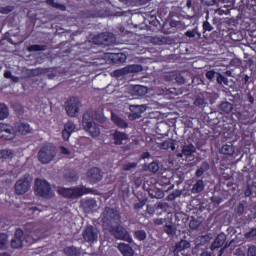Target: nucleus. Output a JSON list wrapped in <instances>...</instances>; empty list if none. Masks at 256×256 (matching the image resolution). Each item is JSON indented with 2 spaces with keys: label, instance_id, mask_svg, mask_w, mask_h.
<instances>
[{
  "label": "nucleus",
  "instance_id": "obj_22",
  "mask_svg": "<svg viewBox=\"0 0 256 256\" xmlns=\"http://www.w3.org/2000/svg\"><path fill=\"white\" fill-rule=\"evenodd\" d=\"M118 249L124 256H133V248L128 244L121 243L118 245Z\"/></svg>",
  "mask_w": 256,
  "mask_h": 256
},
{
  "label": "nucleus",
  "instance_id": "obj_14",
  "mask_svg": "<svg viewBox=\"0 0 256 256\" xmlns=\"http://www.w3.org/2000/svg\"><path fill=\"white\" fill-rule=\"evenodd\" d=\"M87 179L89 183H92V185H95V183H99V181L103 179V173L101 172V169L94 167L88 170Z\"/></svg>",
  "mask_w": 256,
  "mask_h": 256
},
{
  "label": "nucleus",
  "instance_id": "obj_48",
  "mask_svg": "<svg viewBox=\"0 0 256 256\" xmlns=\"http://www.w3.org/2000/svg\"><path fill=\"white\" fill-rule=\"evenodd\" d=\"M248 256H256V246H251L248 248Z\"/></svg>",
  "mask_w": 256,
  "mask_h": 256
},
{
  "label": "nucleus",
  "instance_id": "obj_36",
  "mask_svg": "<svg viewBox=\"0 0 256 256\" xmlns=\"http://www.w3.org/2000/svg\"><path fill=\"white\" fill-rule=\"evenodd\" d=\"M181 193H182L181 190H175L167 196V200L175 201V199H177V197H181Z\"/></svg>",
  "mask_w": 256,
  "mask_h": 256
},
{
  "label": "nucleus",
  "instance_id": "obj_35",
  "mask_svg": "<svg viewBox=\"0 0 256 256\" xmlns=\"http://www.w3.org/2000/svg\"><path fill=\"white\" fill-rule=\"evenodd\" d=\"M135 238L138 239V241H145V239H147V233L145 230H138L135 232Z\"/></svg>",
  "mask_w": 256,
  "mask_h": 256
},
{
  "label": "nucleus",
  "instance_id": "obj_53",
  "mask_svg": "<svg viewBox=\"0 0 256 256\" xmlns=\"http://www.w3.org/2000/svg\"><path fill=\"white\" fill-rule=\"evenodd\" d=\"M204 5H207L208 7H212V5H215L217 3V0H202Z\"/></svg>",
  "mask_w": 256,
  "mask_h": 256
},
{
  "label": "nucleus",
  "instance_id": "obj_1",
  "mask_svg": "<svg viewBox=\"0 0 256 256\" xmlns=\"http://www.w3.org/2000/svg\"><path fill=\"white\" fill-rule=\"evenodd\" d=\"M34 191L39 197H43L44 199H53L55 197L51 184L47 180L37 178L35 180Z\"/></svg>",
  "mask_w": 256,
  "mask_h": 256
},
{
  "label": "nucleus",
  "instance_id": "obj_26",
  "mask_svg": "<svg viewBox=\"0 0 256 256\" xmlns=\"http://www.w3.org/2000/svg\"><path fill=\"white\" fill-rule=\"evenodd\" d=\"M209 162H203L199 169L196 171V177H202L206 171H209Z\"/></svg>",
  "mask_w": 256,
  "mask_h": 256
},
{
  "label": "nucleus",
  "instance_id": "obj_46",
  "mask_svg": "<svg viewBox=\"0 0 256 256\" xmlns=\"http://www.w3.org/2000/svg\"><path fill=\"white\" fill-rule=\"evenodd\" d=\"M194 105H196V107H201V105H205V99L201 97L196 98V100L194 101Z\"/></svg>",
  "mask_w": 256,
  "mask_h": 256
},
{
  "label": "nucleus",
  "instance_id": "obj_40",
  "mask_svg": "<svg viewBox=\"0 0 256 256\" xmlns=\"http://www.w3.org/2000/svg\"><path fill=\"white\" fill-rule=\"evenodd\" d=\"M136 167L137 163L129 162L123 165V171H132V169H135Z\"/></svg>",
  "mask_w": 256,
  "mask_h": 256
},
{
  "label": "nucleus",
  "instance_id": "obj_3",
  "mask_svg": "<svg viewBox=\"0 0 256 256\" xmlns=\"http://www.w3.org/2000/svg\"><path fill=\"white\" fill-rule=\"evenodd\" d=\"M83 126L87 133H89L90 137H99L101 135V129L95 122H93V112H86L83 115Z\"/></svg>",
  "mask_w": 256,
  "mask_h": 256
},
{
  "label": "nucleus",
  "instance_id": "obj_39",
  "mask_svg": "<svg viewBox=\"0 0 256 256\" xmlns=\"http://www.w3.org/2000/svg\"><path fill=\"white\" fill-rule=\"evenodd\" d=\"M148 171H150V173H157V171H159V164L157 162H151L148 165Z\"/></svg>",
  "mask_w": 256,
  "mask_h": 256
},
{
  "label": "nucleus",
  "instance_id": "obj_50",
  "mask_svg": "<svg viewBox=\"0 0 256 256\" xmlns=\"http://www.w3.org/2000/svg\"><path fill=\"white\" fill-rule=\"evenodd\" d=\"M203 29L204 31H211L213 29V26H211V23H209L208 21H205L203 23Z\"/></svg>",
  "mask_w": 256,
  "mask_h": 256
},
{
  "label": "nucleus",
  "instance_id": "obj_24",
  "mask_svg": "<svg viewBox=\"0 0 256 256\" xmlns=\"http://www.w3.org/2000/svg\"><path fill=\"white\" fill-rule=\"evenodd\" d=\"M9 117V108L4 103H0V121H5Z\"/></svg>",
  "mask_w": 256,
  "mask_h": 256
},
{
  "label": "nucleus",
  "instance_id": "obj_44",
  "mask_svg": "<svg viewBox=\"0 0 256 256\" xmlns=\"http://www.w3.org/2000/svg\"><path fill=\"white\" fill-rule=\"evenodd\" d=\"M244 237L246 239H253V237H256V229L253 228L251 231L245 233Z\"/></svg>",
  "mask_w": 256,
  "mask_h": 256
},
{
  "label": "nucleus",
  "instance_id": "obj_63",
  "mask_svg": "<svg viewBox=\"0 0 256 256\" xmlns=\"http://www.w3.org/2000/svg\"><path fill=\"white\" fill-rule=\"evenodd\" d=\"M11 81H13L14 83H17L19 81V77L17 76H12L11 78Z\"/></svg>",
  "mask_w": 256,
  "mask_h": 256
},
{
  "label": "nucleus",
  "instance_id": "obj_59",
  "mask_svg": "<svg viewBox=\"0 0 256 256\" xmlns=\"http://www.w3.org/2000/svg\"><path fill=\"white\" fill-rule=\"evenodd\" d=\"M120 3H124V5H133V0H119Z\"/></svg>",
  "mask_w": 256,
  "mask_h": 256
},
{
  "label": "nucleus",
  "instance_id": "obj_27",
  "mask_svg": "<svg viewBox=\"0 0 256 256\" xmlns=\"http://www.w3.org/2000/svg\"><path fill=\"white\" fill-rule=\"evenodd\" d=\"M190 247H191V243H189V241L181 240L180 242H178L176 244V251L180 252V251H183L185 249H189Z\"/></svg>",
  "mask_w": 256,
  "mask_h": 256
},
{
  "label": "nucleus",
  "instance_id": "obj_61",
  "mask_svg": "<svg viewBox=\"0 0 256 256\" xmlns=\"http://www.w3.org/2000/svg\"><path fill=\"white\" fill-rule=\"evenodd\" d=\"M149 157H151V154L149 152H144L142 154V159H149Z\"/></svg>",
  "mask_w": 256,
  "mask_h": 256
},
{
  "label": "nucleus",
  "instance_id": "obj_11",
  "mask_svg": "<svg viewBox=\"0 0 256 256\" xmlns=\"http://www.w3.org/2000/svg\"><path fill=\"white\" fill-rule=\"evenodd\" d=\"M83 239L86 243H95L99 239V230L92 225L87 226L83 231Z\"/></svg>",
  "mask_w": 256,
  "mask_h": 256
},
{
  "label": "nucleus",
  "instance_id": "obj_13",
  "mask_svg": "<svg viewBox=\"0 0 256 256\" xmlns=\"http://www.w3.org/2000/svg\"><path fill=\"white\" fill-rule=\"evenodd\" d=\"M143 68L139 64L129 65L121 69H117L113 72L114 77H123V75H128V73H137V71H142Z\"/></svg>",
  "mask_w": 256,
  "mask_h": 256
},
{
  "label": "nucleus",
  "instance_id": "obj_28",
  "mask_svg": "<svg viewBox=\"0 0 256 256\" xmlns=\"http://www.w3.org/2000/svg\"><path fill=\"white\" fill-rule=\"evenodd\" d=\"M222 155H233L235 153V148L232 145L225 144L221 148Z\"/></svg>",
  "mask_w": 256,
  "mask_h": 256
},
{
  "label": "nucleus",
  "instance_id": "obj_42",
  "mask_svg": "<svg viewBox=\"0 0 256 256\" xmlns=\"http://www.w3.org/2000/svg\"><path fill=\"white\" fill-rule=\"evenodd\" d=\"M215 75H217V72H215V70H210V71L206 72L205 77L209 81H213L215 79Z\"/></svg>",
  "mask_w": 256,
  "mask_h": 256
},
{
  "label": "nucleus",
  "instance_id": "obj_62",
  "mask_svg": "<svg viewBox=\"0 0 256 256\" xmlns=\"http://www.w3.org/2000/svg\"><path fill=\"white\" fill-rule=\"evenodd\" d=\"M28 211H32V213H36V211H39V208H37V207H29Z\"/></svg>",
  "mask_w": 256,
  "mask_h": 256
},
{
  "label": "nucleus",
  "instance_id": "obj_32",
  "mask_svg": "<svg viewBox=\"0 0 256 256\" xmlns=\"http://www.w3.org/2000/svg\"><path fill=\"white\" fill-rule=\"evenodd\" d=\"M164 233H167V235H170L171 237H173V235L177 233V229L173 225H166L164 227Z\"/></svg>",
  "mask_w": 256,
  "mask_h": 256
},
{
  "label": "nucleus",
  "instance_id": "obj_37",
  "mask_svg": "<svg viewBox=\"0 0 256 256\" xmlns=\"http://www.w3.org/2000/svg\"><path fill=\"white\" fill-rule=\"evenodd\" d=\"M64 253L65 255H68V256L77 255V248H75L74 246L66 247L64 249Z\"/></svg>",
  "mask_w": 256,
  "mask_h": 256
},
{
  "label": "nucleus",
  "instance_id": "obj_7",
  "mask_svg": "<svg viewBox=\"0 0 256 256\" xmlns=\"http://www.w3.org/2000/svg\"><path fill=\"white\" fill-rule=\"evenodd\" d=\"M31 245L35 243V239L31 236H27L26 238L23 237V230L17 229L15 232V236L11 241V245L13 249H21L23 245Z\"/></svg>",
  "mask_w": 256,
  "mask_h": 256
},
{
  "label": "nucleus",
  "instance_id": "obj_51",
  "mask_svg": "<svg viewBox=\"0 0 256 256\" xmlns=\"http://www.w3.org/2000/svg\"><path fill=\"white\" fill-rule=\"evenodd\" d=\"M175 79L176 83H179L180 85H183L185 83V78L181 74L177 75Z\"/></svg>",
  "mask_w": 256,
  "mask_h": 256
},
{
  "label": "nucleus",
  "instance_id": "obj_18",
  "mask_svg": "<svg viewBox=\"0 0 256 256\" xmlns=\"http://www.w3.org/2000/svg\"><path fill=\"white\" fill-rule=\"evenodd\" d=\"M196 151H197V148H195V145L185 144L182 147V152H178L176 155L177 157H180V158H182L183 156L191 157V155H193V153H195Z\"/></svg>",
  "mask_w": 256,
  "mask_h": 256
},
{
  "label": "nucleus",
  "instance_id": "obj_47",
  "mask_svg": "<svg viewBox=\"0 0 256 256\" xmlns=\"http://www.w3.org/2000/svg\"><path fill=\"white\" fill-rule=\"evenodd\" d=\"M131 108L132 109H138V111L140 113H143L147 109V106H145V105H132Z\"/></svg>",
  "mask_w": 256,
  "mask_h": 256
},
{
  "label": "nucleus",
  "instance_id": "obj_9",
  "mask_svg": "<svg viewBox=\"0 0 256 256\" xmlns=\"http://www.w3.org/2000/svg\"><path fill=\"white\" fill-rule=\"evenodd\" d=\"M110 233L116 239H120L121 241H127L128 243H132L133 241V238H131L129 231H127V229H125L123 226H117V227L111 226Z\"/></svg>",
  "mask_w": 256,
  "mask_h": 256
},
{
  "label": "nucleus",
  "instance_id": "obj_6",
  "mask_svg": "<svg viewBox=\"0 0 256 256\" xmlns=\"http://www.w3.org/2000/svg\"><path fill=\"white\" fill-rule=\"evenodd\" d=\"M103 224L107 227L109 225H119V221H121V216L119 212L115 211L113 208L106 207L103 212Z\"/></svg>",
  "mask_w": 256,
  "mask_h": 256
},
{
  "label": "nucleus",
  "instance_id": "obj_10",
  "mask_svg": "<svg viewBox=\"0 0 256 256\" xmlns=\"http://www.w3.org/2000/svg\"><path fill=\"white\" fill-rule=\"evenodd\" d=\"M81 109V101L79 98H71L66 103V112L69 117H78Z\"/></svg>",
  "mask_w": 256,
  "mask_h": 256
},
{
  "label": "nucleus",
  "instance_id": "obj_20",
  "mask_svg": "<svg viewBox=\"0 0 256 256\" xmlns=\"http://www.w3.org/2000/svg\"><path fill=\"white\" fill-rule=\"evenodd\" d=\"M82 207L86 213H91V211H97V200L87 199L82 202Z\"/></svg>",
  "mask_w": 256,
  "mask_h": 256
},
{
  "label": "nucleus",
  "instance_id": "obj_23",
  "mask_svg": "<svg viewBox=\"0 0 256 256\" xmlns=\"http://www.w3.org/2000/svg\"><path fill=\"white\" fill-rule=\"evenodd\" d=\"M205 189V182L203 180H198L192 187L191 193L194 195L197 193H202V191Z\"/></svg>",
  "mask_w": 256,
  "mask_h": 256
},
{
  "label": "nucleus",
  "instance_id": "obj_52",
  "mask_svg": "<svg viewBox=\"0 0 256 256\" xmlns=\"http://www.w3.org/2000/svg\"><path fill=\"white\" fill-rule=\"evenodd\" d=\"M236 211L238 215H242L245 213V206L243 204H239Z\"/></svg>",
  "mask_w": 256,
  "mask_h": 256
},
{
  "label": "nucleus",
  "instance_id": "obj_12",
  "mask_svg": "<svg viewBox=\"0 0 256 256\" xmlns=\"http://www.w3.org/2000/svg\"><path fill=\"white\" fill-rule=\"evenodd\" d=\"M94 43H96V45H113V43H115V36L108 32L101 33L94 37Z\"/></svg>",
  "mask_w": 256,
  "mask_h": 256
},
{
  "label": "nucleus",
  "instance_id": "obj_8",
  "mask_svg": "<svg viewBox=\"0 0 256 256\" xmlns=\"http://www.w3.org/2000/svg\"><path fill=\"white\" fill-rule=\"evenodd\" d=\"M31 189V176L25 174L15 183V193L17 195H24Z\"/></svg>",
  "mask_w": 256,
  "mask_h": 256
},
{
  "label": "nucleus",
  "instance_id": "obj_64",
  "mask_svg": "<svg viewBox=\"0 0 256 256\" xmlns=\"http://www.w3.org/2000/svg\"><path fill=\"white\" fill-rule=\"evenodd\" d=\"M156 225H163V219H157L155 220Z\"/></svg>",
  "mask_w": 256,
  "mask_h": 256
},
{
  "label": "nucleus",
  "instance_id": "obj_56",
  "mask_svg": "<svg viewBox=\"0 0 256 256\" xmlns=\"http://www.w3.org/2000/svg\"><path fill=\"white\" fill-rule=\"evenodd\" d=\"M211 201H212V203H221L222 201H223V199L222 198H219V197H217V196H213L212 198H211Z\"/></svg>",
  "mask_w": 256,
  "mask_h": 256
},
{
  "label": "nucleus",
  "instance_id": "obj_31",
  "mask_svg": "<svg viewBox=\"0 0 256 256\" xmlns=\"http://www.w3.org/2000/svg\"><path fill=\"white\" fill-rule=\"evenodd\" d=\"M47 5L54 7V9H60V11H65V5L55 2V0H46Z\"/></svg>",
  "mask_w": 256,
  "mask_h": 256
},
{
  "label": "nucleus",
  "instance_id": "obj_45",
  "mask_svg": "<svg viewBox=\"0 0 256 256\" xmlns=\"http://www.w3.org/2000/svg\"><path fill=\"white\" fill-rule=\"evenodd\" d=\"M11 11H13L12 6H6V7L0 8V13H2L3 15H7V13H11Z\"/></svg>",
  "mask_w": 256,
  "mask_h": 256
},
{
  "label": "nucleus",
  "instance_id": "obj_17",
  "mask_svg": "<svg viewBox=\"0 0 256 256\" xmlns=\"http://www.w3.org/2000/svg\"><path fill=\"white\" fill-rule=\"evenodd\" d=\"M225 241H227V235H225V233L218 234L214 242L211 244V251H215V249H221V247L225 245Z\"/></svg>",
  "mask_w": 256,
  "mask_h": 256
},
{
  "label": "nucleus",
  "instance_id": "obj_54",
  "mask_svg": "<svg viewBox=\"0 0 256 256\" xmlns=\"http://www.w3.org/2000/svg\"><path fill=\"white\" fill-rule=\"evenodd\" d=\"M154 197L156 199H163L165 197V193H163V191H161V190H158V191H156V194L154 195Z\"/></svg>",
  "mask_w": 256,
  "mask_h": 256
},
{
  "label": "nucleus",
  "instance_id": "obj_19",
  "mask_svg": "<svg viewBox=\"0 0 256 256\" xmlns=\"http://www.w3.org/2000/svg\"><path fill=\"white\" fill-rule=\"evenodd\" d=\"M112 139L114 140V145H123V141H127L129 139V135L119 130H115L112 134Z\"/></svg>",
  "mask_w": 256,
  "mask_h": 256
},
{
  "label": "nucleus",
  "instance_id": "obj_58",
  "mask_svg": "<svg viewBox=\"0 0 256 256\" xmlns=\"http://www.w3.org/2000/svg\"><path fill=\"white\" fill-rule=\"evenodd\" d=\"M60 151L61 153H63V155H69V149L65 148V147H60Z\"/></svg>",
  "mask_w": 256,
  "mask_h": 256
},
{
  "label": "nucleus",
  "instance_id": "obj_34",
  "mask_svg": "<svg viewBox=\"0 0 256 256\" xmlns=\"http://www.w3.org/2000/svg\"><path fill=\"white\" fill-rule=\"evenodd\" d=\"M28 51H47V45H39V44L31 45L28 48Z\"/></svg>",
  "mask_w": 256,
  "mask_h": 256
},
{
  "label": "nucleus",
  "instance_id": "obj_2",
  "mask_svg": "<svg viewBox=\"0 0 256 256\" xmlns=\"http://www.w3.org/2000/svg\"><path fill=\"white\" fill-rule=\"evenodd\" d=\"M59 195L65 197L66 199H79V197H83V195H87L91 193V189L89 188H65L59 187L58 188Z\"/></svg>",
  "mask_w": 256,
  "mask_h": 256
},
{
  "label": "nucleus",
  "instance_id": "obj_5",
  "mask_svg": "<svg viewBox=\"0 0 256 256\" xmlns=\"http://www.w3.org/2000/svg\"><path fill=\"white\" fill-rule=\"evenodd\" d=\"M0 139L2 141H15L17 139V129L8 123H0Z\"/></svg>",
  "mask_w": 256,
  "mask_h": 256
},
{
  "label": "nucleus",
  "instance_id": "obj_16",
  "mask_svg": "<svg viewBox=\"0 0 256 256\" xmlns=\"http://www.w3.org/2000/svg\"><path fill=\"white\" fill-rule=\"evenodd\" d=\"M75 129H77V126L71 121L64 125V129L62 130V137L64 141H69V137H71V133H73Z\"/></svg>",
  "mask_w": 256,
  "mask_h": 256
},
{
  "label": "nucleus",
  "instance_id": "obj_57",
  "mask_svg": "<svg viewBox=\"0 0 256 256\" xmlns=\"http://www.w3.org/2000/svg\"><path fill=\"white\" fill-rule=\"evenodd\" d=\"M186 37H190V38H194L195 37V31L193 30H188L186 33H185Z\"/></svg>",
  "mask_w": 256,
  "mask_h": 256
},
{
  "label": "nucleus",
  "instance_id": "obj_4",
  "mask_svg": "<svg viewBox=\"0 0 256 256\" xmlns=\"http://www.w3.org/2000/svg\"><path fill=\"white\" fill-rule=\"evenodd\" d=\"M56 155H57V150L55 149V146L48 144V145H44L40 149L38 153V159L40 163L47 165V163H51V161L55 159Z\"/></svg>",
  "mask_w": 256,
  "mask_h": 256
},
{
  "label": "nucleus",
  "instance_id": "obj_25",
  "mask_svg": "<svg viewBox=\"0 0 256 256\" xmlns=\"http://www.w3.org/2000/svg\"><path fill=\"white\" fill-rule=\"evenodd\" d=\"M15 152L11 149H3L0 151V159H13Z\"/></svg>",
  "mask_w": 256,
  "mask_h": 256
},
{
  "label": "nucleus",
  "instance_id": "obj_43",
  "mask_svg": "<svg viewBox=\"0 0 256 256\" xmlns=\"http://www.w3.org/2000/svg\"><path fill=\"white\" fill-rule=\"evenodd\" d=\"M115 59L119 61V63H125L127 61V55L125 54H116Z\"/></svg>",
  "mask_w": 256,
  "mask_h": 256
},
{
  "label": "nucleus",
  "instance_id": "obj_38",
  "mask_svg": "<svg viewBox=\"0 0 256 256\" xmlns=\"http://www.w3.org/2000/svg\"><path fill=\"white\" fill-rule=\"evenodd\" d=\"M7 239V234H0V249H5V247H7Z\"/></svg>",
  "mask_w": 256,
  "mask_h": 256
},
{
  "label": "nucleus",
  "instance_id": "obj_21",
  "mask_svg": "<svg viewBox=\"0 0 256 256\" xmlns=\"http://www.w3.org/2000/svg\"><path fill=\"white\" fill-rule=\"evenodd\" d=\"M112 121L120 129H127L129 127V124L115 113H112Z\"/></svg>",
  "mask_w": 256,
  "mask_h": 256
},
{
  "label": "nucleus",
  "instance_id": "obj_15",
  "mask_svg": "<svg viewBox=\"0 0 256 256\" xmlns=\"http://www.w3.org/2000/svg\"><path fill=\"white\" fill-rule=\"evenodd\" d=\"M14 125L17 131V135H29L33 133L31 125H29V123L27 122L19 121L16 122Z\"/></svg>",
  "mask_w": 256,
  "mask_h": 256
},
{
  "label": "nucleus",
  "instance_id": "obj_49",
  "mask_svg": "<svg viewBox=\"0 0 256 256\" xmlns=\"http://www.w3.org/2000/svg\"><path fill=\"white\" fill-rule=\"evenodd\" d=\"M190 229H199V222H197V220H192L190 221L189 224Z\"/></svg>",
  "mask_w": 256,
  "mask_h": 256
},
{
  "label": "nucleus",
  "instance_id": "obj_60",
  "mask_svg": "<svg viewBox=\"0 0 256 256\" xmlns=\"http://www.w3.org/2000/svg\"><path fill=\"white\" fill-rule=\"evenodd\" d=\"M12 76H13V74H11V71H6V72L4 73V77H5L6 79H11Z\"/></svg>",
  "mask_w": 256,
  "mask_h": 256
},
{
  "label": "nucleus",
  "instance_id": "obj_30",
  "mask_svg": "<svg viewBox=\"0 0 256 256\" xmlns=\"http://www.w3.org/2000/svg\"><path fill=\"white\" fill-rule=\"evenodd\" d=\"M161 149H172V151H175V144L171 140H166L160 144Z\"/></svg>",
  "mask_w": 256,
  "mask_h": 256
},
{
  "label": "nucleus",
  "instance_id": "obj_29",
  "mask_svg": "<svg viewBox=\"0 0 256 256\" xmlns=\"http://www.w3.org/2000/svg\"><path fill=\"white\" fill-rule=\"evenodd\" d=\"M220 109L223 111V113H231V111H233V104L229 102H223L220 105Z\"/></svg>",
  "mask_w": 256,
  "mask_h": 256
},
{
  "label": "nucleus",
  "instance_id": "obj_41",
  "mask_svg": "<svg viewBox=\"0 0 256 256\" xmlns=\"http://www.w3.org/2000/svg\"><path fill=\"white\" fill-rule=\"evenodd\" d=\"M217 83H219V85H227V83H229V80H227V78L222 74H218Z\"/></svg>",
  "mask_w": 256,
  "mask_h": 256
},
{
  "label": "nucleus",
  "instance_id": "obj_33",
  "mask_svg": "<svg viewBox=\"0 0 256 256\" xmlns=\"http://www.w3.org/2000/svg\"><path fill=\"white\" fill-rule=\"evenodd\" d=\"M133 91H135L136 95H139L141 97L145 95V93H147V88L137 85L133 87Z\"/></svg>",
  "mask_w": 256,
  "mask_h": 256
},
{
  "label": "nucleus",
  "instance_id": "obj_55",
  "mask_svg": "<svg viewBox=\"0 0 256 256\" xmlns=\"http://www.w3.org/2000/svg\"><path fill=\"white\" fill-rule=\"evenodd\" d=\"M143 207H145V201L134 204V209H143Z\"/></svg>",
  "mask_w": 256,
  "mask_h": 256
}]
</instances>
